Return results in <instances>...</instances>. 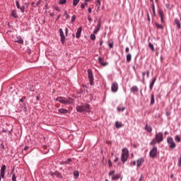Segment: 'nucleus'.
<instances>
[{"instance_id": "nucleus-1", "label": "nucleus", "mask_w": 181, "mask_h": 181, "mask_svg": "<svg viewBox=\"0 0 181 181\" xmlns=\"http://www.w3.org/2000/svg\"><path fill=\"white\" fill-rule=\"evenodd\" d=\"M163 141V133L159 132L156 134L155 138H153L151 143L150 145H156V144H160Z\"/></svg>"}, {"instance_id": "nucleus-2", "label": "nucleus", "mask_w": 181, "mask_h": 181, "mask_svg": "<svg viewBox=\"0 0 181 181\" xmlns=\"http://www.w3.org/2000/svg\"><path fill=\"white\" fill-rule=\"evenodd\" d=\"M76 111L78 112H90L91 106L87 103H85L83 105H77Z\"/></svg>"}, {"instance_id": "nucleus-3", "label": "nucleus", "mask_w": 181, "mask_h": 181, "mask_svg": "<svg viewBox=\"0 0 181 181\" xmlns=\"http://www.w3.org/2000/svg\"><path fill=\"white\" fill-rule=\"evenodd\" d=\"M55 101H59V103H61V104H64V105H70V104H73L74 103L73 98H69L67 99L62 96L57 98L55 99Z\"/></svg>"}, {"instance_id": "nucleus-4", "label": "nucleus", "mask_w": 181, "mask_h": 181, "mask_svg": "<svg viewBox=\"0 0 181 181\" xmlns=\"http://www.w3.org/2000/svg\"><path fill=\"white\" fill-rule=\"evenodd\" d=\"M129 157V151H128V148H124L122 150V156H121V160L122 163L124 162H127L128 160V158Z\"/></svg>"}, {"instance_id": "nucleus-5", "label": "nucleus", "mask_w": 181, "mask_h": 181, "mask_svg": "<svg viewBox=\"0 0 181 181\" xmlns=\"http://www.w3.org/2000/svg\"><path fill=\"white\" fill-rule=\"evenodd\" d=\"M150 158L155 159L158 156V148L154 146L149 152Z\"/></svg>"}, {"instance_id": "nucleus-6", "label": "nucleus", "mask_w": 181, "mask_h": 181, "mask_svg": "<svg viewBox=\"0 0 181 181\" xmlns=\"http://www.w3.org/2000/svg\"><path fill=\"white\" fill-rule=\"evenodd\" d=\"M167 142L169 144V148L170 149H175V148H176V143L173 141V138L168 137L167 139Z\"/></svg>"}, {"instance_id": "nucleus-7", "label": "nucleus", "mask_w": 181, "mask_h": 181, "mask_svg": "<svg viewBox=\"0 0 181 181\" xmlns=\"http://www.w3.org/2000/svg\"><path fill=\"white\" fill-rule=\"evenodd\" d=\"M88 77L90 86H93L94 84V76L93 75V71H91V69H88Z\"/></svg>"}, {"instance_id": "nucleus-8", "label": "nucleus", "mask_w": 181, "mask_h": 181, "mask_svg": "<svg viewBox=\"0 0 181 181\" xmlns=\"http://www.w3.org/2000/svg\"><path fill=\"white\" fill-rule=\"evenodd\" d=\"M59 36L61 37V42L63 45H64V42L66 40V37L64 36V33L63 32V28H59Z\"/></svg>"}, {"instance_id": "nucleus-9", "label": "nucleus", "mask_w": 181, "mask_h": 181, "mask_svg": "<svg viewBox=\"0 0 181 181\" xmlns=\"http://www.w3.org/2000/svg\"><path fill=\"white\" fill-rule=\"evenodd\" d=\"M101 29V19H99L98 21V24L95 28V30H93L94 34H97L98 32H100V30Z\"/></svg>"}, {"instance_id": "nucleus-10", "label": "nucleus", "mask_w": 181, "mask_h": 181, "mask_svg": "<svg viewBox=\"0 0 181 181\" xmlns=\"http://www.w3.org/2000/svg\"><path fill=\"white\" fill-rule=\"evenodd\" d=\"M111 90L112 93H117V91H118V83L114 82L112 84Z\"/></svg>"}, {"instance_id": "nucleus-11", "label": "nucleus", "mask_w": 181, "mask_h": 181, "mask_svg": "<svg viewBox=\"0 0 181 181\" xmlns=\"http://www.w3.org/2000/svg\"><path fill=\"white\" fill-rule=\"evenodd\" d=\"M83 30V27H79L77 29V32H76V37L77 39H80L81 36V31Z\"/></svg>"}, {"instance_id": "nucleus-12", "label": "nucleus", "mask_w": 181, "mask_h": 181, "mask_svg": "<svg viewBox=\"0 0 181 181\" xmlns=\"http://www.w3.org/2000/svg\"><path fill=\"white\" fill-rule=\"evenodd\" d=\"M181 18H175L174 20V23L176 24L177 29H181V23H180Z\"/></svg>"}, {"instance_id": "nucleus-13", "label": "nucleus", "mask_w": 181, "mask_h": 181, "mask_svg": "<svg viewBox=\"0 0 181 181\" xmlns=\"http://www.w3.org/2000/svg\"><path fill=\"white\" fill-rule=\"evenodd\" d=\"M15 42L16 43H19L20 45H23V39H22V37H21V36H17L15 38Z\"/></svg>"}, {"instance_id": "nucleus-14", "label": "nucleus", "mask_w": 181, "mask_h": 181, "mask_svg": "<svg viewBox=\"0 0 181 181\" xmlns=\"http://www.w3.org/2000/svg\"><path fill=\"white\" fill-rule=\"evenodd\" d=\"M137 168H139V166H142V163H144V162H145V159L144 158H140L137 160Z\"/></svg>"}, {"instance_id": "nucleus-15", "label": "nucleus", "mask_w": 181, "mask_h": 181, "mask_svg": "<svg viewBox=\"0 0 181 181\" xmlns=\"http://www.w3.org/2000/svg\"><path fill=\"white\" fill-rule=\"evenodd\" d=\"M155 83H156V77H154V78H152V81H151V82L150 83V85H149L150 90L153 89V86H155Z\"/></svg>"}, {"instance_id": "nucleus-16", "label": "nucleus", "mask_w": 181, "mask_h": 181, "mask_svg": "<svg viewBox=\"0 0 181 181\" xmlns=\"http://www.w3.org/2000/svg\"><path fill=\"white\" fill-rule=\"evenodd\" d=\"M98 62L100 63V64L103 66H105L108 64V62H104V59L101 57H98Z\"/></svg>"}, {"instance_id": "nucleus-17", "label": "nucleus", "mask_w": 181, "mask_h": 181, "mask_svg": "<svg viewBox=\"0 0 181 181\" xmlns=\"http://www.w3.org/2000/svg\"><path fill=\"white\" fill-rule=\"evenodd\" d=\"M58 112H59V114H68L69 110H67L66 109L61 108V109L58 110Z\"/></svg>"}, {"instance_id": "nucleus-18", "label": "nucleus", "mask_w": 181, "mask_h": 181, "mask_svg": "<svg viewBox=\"0 0 181 181\" xmlns=\"http://www.w3.org/2000/svg\"><path fill=\"white\" fill-rule=\"evenodd\" d=\"M6 170V165H5L4 164H3L1 167V170H0V174H4L5 173Z\"/></svg>"}, {"instance_id": "nucleus-19", "label": "nucleus", "mask_w": 181, "mask_h": 181, "mask_svg": "<svg viewBox=\"0 0 181 181\" xmlns=\"http://www.w3.org/2000/svg\"><path fill=\"white\" fill-rule=\"evenodd\" d=\"M132 93H138L139 89H138V86H134L130 88Z\"/></svg>"}, {"instance_id": "nucleus-20", "label": "nucleus", "mask_w": 181, "mask_h": 181, "mask_svg": "<svg viewBox=\"0 0 181 181\" xmlns=\"http://www.w3.org/2000/svg\"><path fill=\"white\" fill-rule=\"evenodd\" d=\"M11 16L13 18H15V19H17V18H19V16H18V13H16V10H13L11 12Z\"/></svg>"}, {"instance_id": "nucleus-21", "label": "nucleus", "mask_w": 181, "mask_h": 181, "mask_svg": "<svg viewBox=\"0 0 181 181\" xmlns=\"http://www.w3.org/2000/svg\"><path fill=\"white\" fill-rule=\"evenodd\" d=\"M126 60H127V63H129L131 62V60H132V54H127L126 56Z\"/></svg>"}, {"instance_id": "nucleus-22", "label": "nucleus", "mask_w": 181, "mask_h": 181, "mask_svg": "<svg viewBox=\"0 0 181 181\" xmlns=\"http://www.w3.org/2000/svg\"><path fill=\"white\" fill-rule=\"evenodd\" d=\"M55 176H56V177H57L58 179H63V175H62V173H60V172H59V171H55Z\"/></svg>"}, {"instance_id": "nucleus-23", "label": "nucleus", "mask_w": 181, "mask_h": 181, "mask_svg": "<svg viewBox=\"0 0 181 181\" xmlns=\"http://www.w3.org/2000/svg\"><path fill=\"white\" fill-rule=\"evenodd\" d=\"M153 104H155V95H153V93H152L151 97L150 105H153Z\"/></svg>"}, {"instance_id": "nucleus-24", "label": "nucleus", "mask_w": 181, "mask_h": 181, "mask_svg": "<svg viewBox=\"0 0 181 181\" xmlns=\"http://www.w3.org/2000/svg\"><path fill=\"white\" fill-rule=\"evenodd\" d=\"M119 177H121V175L119 174H117V175H113L112 177V180H118V179H119Z\"/></svg>"}, {"instance_id": "nucleus-25", "label": "nucleus", "mask_w": 181, "mask_h": 181, "mask_svg": "<svg viewBox=\"0 0 181 181\" xmlns=\"http://www.w3.org/2000/svg\"><path fill=\"white\" fill-rule=\"evenodd\" d=\"M145 129L146 131H147V132H152V127L148 125V124H146V127H145Z\"/></svg>"}, {"instance_id": "nucleus-26", "label": "nucleus", "mask_w": 181, "mask_h": 181, "mask_svg": "<svg viewBox=\"0 0 181 181\" xmlns=\"http://www.w3.org/2000/svg\"><path fill=\"white\" fill-rule=\"evenodd\" d=\"M115 127L116 128H122V123H120L119 122H116Z\"/></svg>"}, {"instance_id": "nucleus-27", "label": "nucleus", "mask_w": 181, "mask_h": 181, "mask_svg": "<svg viewBox=\"0 0 181 181\" xmlns=\"http://www.w3.org/2000/svg\"><path fill=\"white\" fill-rule=\"evenodd\" d=\"M148 47L151 48V50L152 52H153L155 50V47L153 46V44H152L151 42L148 43Z\"/></svg>"}, {"instance_id": "nucleus-28", "label": "nucleus", "mask_w": 181, "mask_h": 181, "mask_svg": "<svg viewBox=\"0 0 181 181\" xmlns=\"http://www.w3.org/2000/svg\"><path fill=\"white\" fill-rule=\"evenodd\" d=\"M156 28H158V29L163 30V25H162L158 23H156Z\"/></svg>"}, {"instance_id": "nucleus-29", "label": "nucleus", "mask_w": 181, "mask_h": 181, "mask_svg": "<svg viewBox=\"0 0 181 181\" xmlns=\"http://www.w3.org/2000/svg\"><path fill=\"white\" fill-rule=\"evenodd\" d=\"M117 110L119 112L121 111H125V107H117Z\"/></svg>"}, {"instance_id": "nucleus-30", "label": "nucleus", "mask_w": 181, "mask_h": 181, "mask_svg": "<svg viewBox=\"0 0 181 181\" xmlns=\"http://www.w3.org/2000/svg\"><path fill=\"white\" fill-rule=\"evenodd\" d=\"M78 2H80V0H74L73 1L74 6H77V5L78 4Z\"/></svg>"}, {"instance_id": "nucleus-31", "label": "nucleus", "mask_w": 181, "mask_h": 181, "mask_svg": "<svg viewBox=\"0 0 181 181\" xmlns=\"http://www.w3.org/2000/svg\"><path fill=\"white\" fill-rule=\"evenodd\" d=\"M151 8H152V11H153V15H156V11H155V4H151Z\"/></svg>"}, {"instance_id": "nucleus-32", "label": "nucleus", "mask_w": 181, "mask_h": 181, "mask_svg": "<svg viewBox=\"0 0 181 181\" xmlns=\"http://www.w3.org/2000/svg\"><path fill=\"white\" fill-rule=\"evenodd\" d=\"M18 9H20L22 13H25V6H21Z\"/></svg>"}, {"instance_id": "nucleus-33", "label": "nucleus", "mask_w": 181, "mask_h": 181, "mask_svg": "<svg viewBox=\"0 0 181 181\" xmlns=\"http://www.w3.org/2000/svg\"><path fill=\"white\" fill-rule=\"evenodd\" d=\"M67 2V0H59V5H64Z\"/></svg>"}, {"instance_id": "nucleus-34", "label": "nucleus", "mask_w": 181, "mask_h": 181, "mask_svg": "<svg viewBox=\"0 0 181 181\" xmlns=\"http://www.w3.org/2000/svg\"><path fill=\"white\" fill-rule=\"evenodd\" d=\"M175 141H176L177 142H180V136H179V135H176L175 136Z\"/></svg>"}, {"instance_id": "nucleus-35", "label": "nucleus", "mask_w": 181, "mask_h": 181, "mask_svg": "<svg viewBox=\"0 0 181 181\" xmlns=\"http://www.w3.org/2000/svg\"><path fill=\"white\" fill-rule=\"evenodd\" d=\"M79 175L78 171H74V176H75V177H78Z\"/></svg>"}, {"instance_id": "nucleus-36", "label": "nucleus", "mask_w": 181, "mask_h": 181, "mask_svg": "<svg viewBox=\"0 0 181 181\" xmlns=\"http://www.w3.org/2000/svg\"><path fill=\"white\" fill-rule=\"evenodd\" d=\"M145 76H146V72H142V81H145Z\"/></svg>"}, {"instance_id": "nucleus-37", "label": "nucleus", "mask_w": 181, "mask_h": 181, "mask_svg": "<svg viewBox=\"0 0 181 181\" xmlns=\"http://www.w3.org/2000/svg\"><path fill=\"white\" fill-rule=\"evenodd\" d=\"M158 15L160 18H163V12L162 11H158Z\"/></svg>"}, {"instance_id": "nucleus-38", "label": "nucleus", "mask_w": 181, "mask_h": 181, "mask_svg": "<svg viewBox=\"0 0 181 181\" xmlns=\"http://www.w3.org/2000/svg\"><path fill=\"white\" fill-rule=\"evenodd\" d=\"M90 37L92 40H94L95 39V34H91Z\"/></svg>"}, {"instance_id": "nucleus-39", "label": "nucleus", "mask_w": 181, "mask_h": 181, "mask_svg": "<svg viewBox=\"0 0 181 181\" xmlns=\"http://www.w3.org/2000/svg\"><path fill=\"white\" fill-rule=\"evenodd\" d=\"M16 5L18 9H19L21 8V4H19V1H16Z\"/></svg>"}, {"instance_id": "nucleus-40", "label": "nucleus", "mask_w": 181, "mask_h": 181, "mask_svg": "<svg viewBox=\"0 0 181 181\" xmlns=\"http://www.w3.org/2000/svg\"><path fill=\"white\" fill-rule=\"evenodd\" d=\"M97 4L96 6H98V8H100V6L101 5V1L100 0H97Z\"/></svg>"}, {"instance_id": "nucleus-41", "label": "nucleus", "mask_w": 181, "mask_h": 181, "mask_svg": "<svg viewBox=\"0 0 181 181\" xmlns=\"http://www.w3.org/2000/svg\"><path fill=\"white\" fill-rule=\"evenodd\" d=\"M70 162H71V158H68L66 160H65V163L66 165H69V163H70Z\"/></svg>"}, {"instance_id": "nucleus-42", "label": "nucleus", "mask_w": 181, "mask_h": 181, "mask_svg": "<svg viewBox=\"0 0 181 181\" xmlns=\"http://www.w3.org/2000/svg\"><path fill=\"white\" fill-rule=\"evenodd\" d=\"M88 22H90V23L93 22V18H91V16L90 15L88 16Z\"/></svg>"}, {"instance_id": "nucleus-43", "label": "nucleus", "mask_w": 181, "mask_h": 181, "mask_svg": "<svg viewBox=\"0 0 181 181\" xmlns=\"http://www.w3.org/2000/svg\"><path fill=\"white\" fill-rule=\"evenodd\" d=\"M74 21H76V16L75 15L72 16V17H71V23H73V22H74Z\"/></svg>"}, {"instance_id": "nucleus-44", "label": "nucleus", "mask_w": 181, "mask_h": 181, "mask_svg": "<svg viewBox=\"0 0 181 181\" xmlns=\"http://www.w3.org/2000/svg\"><path fill=\"white\" fill-rule=\"evenodd\" d=\"M114 173H115V170H112L109 172V176H112V175H114Z\"/></svg>"}, {"instance_id": "nucleus-45", "label": "nucleus", "mask_w": 181, "mask_h": 181, "mask_svg": "<svg viewBox=\"0 0 181 181\" xmlns=\"http://www.w3.org/2000/svg\"><path fill=\"white\" fill-rule=\"evenodd\" d=\"M26 100V97H23L21 99H20L19 103H23Z\"/></svg>"}, {"instance_id": "nucleus-46", "label": "nucleus", "mask_w": 181, "mask_h": 181, "mask_svg": "<svg viewBox=\"0 0 181 181\" xmlns=\"http://www.w3.org/2000/svg\"><path fill=\"white\" fill-rule=\"evenodd\" d=\"M109 47L110 49H112V47H114V42L109 43Z\"/></svg>"}, {"instance_id": "nucleus-47", "label": "nucleus", "mask_w": 181, "mask_h": 181, "mask_svg": "<svg viewBox=\"0 0 181 181\" xmlns=\"http://www.w3.org/2000/svg\"><path fill=\"white\" fill-rule=\"evenodd\" d=\"M177 165H178V166H181V157H180V158H178V163H177Z\"/></svg>"}, {"instance_id": "nucleus-48", "label": "nucleus", "mask_w": 181, "mask_h": 181, "mask_svg": "<svg viewBox=\"0 0 181 181\" xmlns=\"http://www.w3.org/2000/svg\"><path fill=\"white\" fill-rule=\"evenodd\" d=\"M125 53L129 54V47H127L125 49Z\"/></svg>"}, {"instance_id": "nucleus-49", "label": "nucleus", "mask_w": 181, "mask_h": 181, "mask_svg": "<svg viewBox=\"0 0 181 181\" xmlns=\"http://www.w3.org/2000/svg\"><path fill=\"white\" fill-rule=\"evenodd\" d=\"M40 4H42V0H39L37 4H36V6H39V5H40Z\"/></svg>"}, {"instance_id": "nucleus-50", "label": "nucleus", "mask_w": 181, "mask_h": 181, "mask_svg": "<svg viewBox=\"0 0 181 181\" xmlns=\"http://www.w3.org/2000/svg\"><path fill=\"white\" fill-rule=\"evenodd\" d=\"M54 9H55V11H57L58 12H60V8H59V6H55Z\"/></svg>"}, {"instance_id": "nucleus-51", "label": "nucleus", "mask_w": 181, "mask_h": 181, "mask_svg": "<svg viewBox=\"0 0 181 181\" xmlns=\"http://www.w3.org/2000/svg\"><path fill=\"white\" fill-rule=\"evenodd\" d=\"M67 33H69V28H65V35H66V36H67Z\"/></svg>"}, {"instance_id": "nucleus-52", "label": "nucleus", "mask_w": 181, "mask_h": 181, "mask_svg": "<svg viewBox=\"0 0 181 181\" xmlns=\"http://www.w3.org/2000/svg\"><path fill=\"white\" fill-rule=\"evenodd\" d=\"M49 175H50L51 176H55V172L54 173H53V172H49Z\"/></svg>"}, {"instance_id": "nucleus-53", "label": "nucleus", "mask_w": 181, "mask_h": 181, "mask_svg": "<svg viewBox=\"0 0 181 181\" xmlns=\"http://www.w3.org/2000/svg\"><path fill=\"white\" fill-rule=\"evenodd\" d=\"M0 176L1 179H5V173L0 174Z\"/></svg>"}, {"instance_id": "nucleus-54", "label": "nucleus", "mask_w": 181, "mask_h": 181, "mask_svg": "<svg viewBox=\"0 0 181 181\" xmlns=\"http://www.w3.org/2000/svg\"><path fill=\"white\" fill-rule=\"evenodd\" d=\"M108 165H109V166H112V162H111V160H108Z\"/></svg>"}, {"instance_id": "nucleus-55", "label": "nucleus", "mask_w": 181, "mask_h": 181, "mask_svg": "<svg viewBox=\"0 0 181 181\" xmlns=\"http://www.w3.org/2000/svg\"><path fill=\"white\" fill-rule=\"evenodd\" d=\"M144 179V175H141L139 179V181H142V180Z\"/></svg>"}, {"instance_id": "nucleus-56", "label": "nucleus", "mask_w": 181, "mask_h": 181, "mask_svg": "<svg viewBox=\"0 0 181 181\" xmlns=\"http://www.w3.org/2000/svg\"><path fill=\"white\" fill-rule=\"evenodd\" d=\"M160 21H161V23H165V19L163 18V17L160 18Z\"/></svg>"}, {"instance_id": "nucleus-57", "label": "nucleus", "mask_w": 181, "mask_h": 181, "mask_svg": "<svg viewBox=\"0 0 181 181\" xmlns=\"http://www.w3.org/2000/svg\"><path fill=\"white\" fill-rule=\"evenodd\" d=\"M147 78L149 77V71H146V72Z\"/></svg>"}, {"instance_id": "nucleus-58", "label": "nucleus", "mask_w": 181, "mask_h": 181, "mask_svg": "<svg viewBox=\"0 0 181 181\" xmlns=\"http://www.w3.org/2000/svg\"><path fill=\"white\" fill-rule=\"evenodd\" d=\"M165 114H166L167 117H169V115H170V112L167 111V112H165Z\"/></svg>"}, {"instance_id": "nucleus-59", "label": "nucleus", "mask_w": 181, "mask_h": 181, "mask_svg": "<svg viewBox=\"0 0 181 181\" xmlns=\"http://www.w3.org/2000/svg\"><path fill=\"white\" fill-rule=\"evenodd\" d=\"M88 13H91L92 11H91V8L90 7H89L88 8Z\"/></svg>"}, {"instance_id": "nucleus-60", "label": "nucleus", "mask_w": 181, "mask_h": 181, "mask_svg": "<svg viewBox=\"0 0 181 181\" xmlns=\"http://www.w3.org/2000/svg\"><path fill=\"white\" fill-rule=\"evenodd\" d=\"M81 8H82V9H84V8H86V6L84 5V4H82L81 5Z\"/></svg>"}, {"instance_id": "nucleus-61", "label": "nucleus", "mask_w": 181, "mask_h": 181, "mask_svg": "<svg viewBox=\"0 0 181 181\" xmlns=\"http://www.w3.org/2000/svg\"><path fill=\"white\" fill-rule=\"evenodd\" d=\"M28 149H29V146H25L24 147V151H28Z\"/></svg>"}, {"instance_id": "nucleus-62", "label": "nucleus", "mask_w": 181, "mask_h": 181, "mask_svg": "<svg viewBox=\"0 0 181 181\" xmlns=\"http://www.w3.org/2000/svg\"><path fill=\"white\" fill-rule=\"evenodd\" d=\"M118 160H119V158L117 157V158L114 160V162H117Z\"/></svg>"}, {"instance_id": "nucleus-63", "label": "nucleus", "mask_w": 181, "mask_h": 181, "mask_svg": "<svg viewBox=\"0 0 181 181\" xmlns=\"http://www.w3.org/2000/svg\"><path fill=\"white\" fill-rule=\"evenodd\" d=\"M61 165H66V161H62V162H61Z\"/></svg>"}, {"instance_id": "nucleus-64", "label": "nucleus", "mask_w": 181, "mask_h": 181, "mask_svg": "<svg viewBox=\"0 0 181 181\" xmlns=\"http://www.w3.org/2000/svg\"><path fill=\"white\" fill-rule=\"evenodd\" d=\"M49 16H54V13H51L49 14Z\"/></svg>"}]
</instances>
